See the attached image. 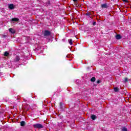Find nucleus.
Segmentation results:
<instances>
[{"mask_svg":"<svg viewBox=\"0 0 131 131\" xmlns=\"http://www.w3.org/2000/svg\"><path fill=\"white\" fill-rule=\"evenodd\" d=\"M34 128H43V126L39 123H37L33 125Z\"/></svg>","mask_w":131,"mask_h":131,"instance_id":"f257e3e1","label":"nucleus"},{"mask_svg":"<svg viewBox=\"0 0 131 131\" xmlns=\"http://www.w3.org/2000/svg\"><path fill=\"white\" fill-rule=\"evenodd\" d=\"M43 35L44 36H50V35H51V32L49 30H45Z\"/></svg>","mask_w":131,"mask_h":131,"instance_id":"f03ea898","label":"nucleus"},{"mask_svg":"<svg viewBox=\"0 0 131 131\" xmlns=\"http://www.w3.org/2000/svg\"><path fill=\"white\" fill-rule=\"evenodd\" d=\"M20 58L19 56L16 55L15 59L13 60V62H15V63L17 62H19V61H20Z\"/></svg>","mask_w":131,"mask_h":131,"instance_id":"7ed1b4c3","label":"nucleus"},{"mask_svg":"<svg viewBox=\"0 0 131 131\" xmlns=\"http://www.w3.org/2000/svg\"><path fill=\"white\" fill-rule=\"evenodd\" d=\"M101 7L102 8V9H107L108 8V3H105L101 5Z\"/></svg>","mask_w":131,"mask_h":131,"instance_id":"20e7f679","label":"nucleus"},{"mask_svg":"<svg viewBox=\"0 0 131 131\" xmlns=\"http://www.w3.org/2000/svg\"><path fill=\"white\" fill-rule=\"evenodd\" d=\"M8 8L10 10H14V9H15V6H14L13 4H11L9 5Z\"/></svg>","mask_w":131,"mask_h":131,"instance_id":"39448f33","label":"nucleus"},{"mask_svg":"<svg viewBox=\"0 0 131 131\" xmlns=\"http://www.w3.org/2000/svg\"><path fill=\"white\" fill-rule=\"evenodd\" d=\"M9 30V32H11V33H12L13 34H14V33H16V31L13 28H10Z\"/></svg>","mask_w":131,"mask_h":131,"instance_id":"423d86ee","label":"nucleus"},{"mask_svg":"<svg viewBox=\"0 0 131 131\" xmlns=\"http://www.w3.org/2000/svg\"><path fill=\"white\" fill-rule=\"evenodd\" d=\"M91 119H92V120H96V119H97V116L95 115H92L91 117Z\"/></svg>","mask_w":131,"mask_h":131,"instance_id":"0eeeda50","label":"nucleus"},{"mask_svg":"<svg viewBox=\"0 0 131 131\" xmlns=\"http://www.w3.org/2000/svg\"><path fill=\"white\" fill-rule=\"evenodd\" d=\"M11 21L12 22H18V21H19V18H13L12 19H11Z\"/></svg>","mask_w":131,"mask_h":131,"instance_id":"6e6552de","label":"nucleus"},{"mask_svg":"<svg viewBox=\"0 0 131 131\" xmlns=\"http://www.w3.org/2000/svg\"><path fill=\"white\" fill-rule=\"evenodd\" d=\"M115 38L116 39H121V35L117 34V35H116Z\"/></svg>","mask_w":131,"mask_h":131,"instance_id":"1a4fd4ad","label":"nucleus"},{"mask_svg":"<svg viewBox=\"0 0 131 131\" xmlns=\"http://www.w3.org/2000/svg\"><path fill=\"white\" fill-rule=\"evenodd\" d=\"M26 124V123L25 122V121H22L21 122H20L21 126H25Z\"/></svg>","mask_w":131,"mask_h":131,"instance_id":"9d476101","label":"nucleus"},{"mask_svg":"<svg viewBox=\"0 0 131 131\" xmlns=\"http://www.w3.org/2000/svg\"><path fill=\"white\" fill-rule=\"evenodd\" d=\"M114 91L116 93H117V92H119V89L118 88V87H115L114 88Z\"/></svg>","mask_w":131,"mask_h":131,"instance_id":"9b49d317","label":"nucleus"},{"mask_svg":"<svg viewBox=\"0 0 131 131\" xmlns=\"http://www.w3.org/2000/svg\"><path fill=\"white\" fill-rule=\"evenodd\" d=\"M90 81H91V82H95V81H96V77H93L91 79Z\"/></svg>","mask_w":131,"mask_h":131,"instance_id":"f8f14e48","label":"nucleus"},{"mask_svg":"<svg viewBox=\"0 0 131 131\" xmlns=\"http://www.w3.org/2000/svg\"><path fill=\"white\" fill-rule=\"evenodd\" d=\"M63 105H64V103H63L62 102L59 103V107L60 109H63Z\"/></svg>","mask_w":131,"mask_h":131,"instance_id":"ddd939ff","label":"nucleus"},{"mask_svg":"<svg viewBox=\"0 0 131 131\" xmlns=\"http://www.w3.org/2000/svg\"><path fill=\"white\" fill-rule=\"evenodd\" d=\"M9 55H10V53H9V52H8V51H6L4 53V56L5 57H8V56H9Z\"/></svg>","mask_w":131,"mask_h":131,"instance_id":"4468645a","label":"nucleus"},{"mask_svg":"<svg viewBox=\"0 0 131 131\" xmlns=\"http://www.w3.org/2000/svg\"><path fill=\"white\" fill-rule=\"evenodd\" d=\"M86 16H88L89 17V18H92V17H91V15H92V13L91 12H87L85 14Z\"/></svg>","mask_w":131,"mask_h":131,"instance_id":"2eb2a0df","label":"nucleus"},{"mask_svg":"<svg viewBox=\"0 0 131 131\" xmlns=\"http://www.w3.org/2000/svg\"><path fill=\"white\" fill-rule=\"evenodd\" d=\"M46 6H50L51 5V1L47 0L46 4Z\"/></svg>","mask_w":131,"mask_h":131,"instance_id":"dca6fc26","label":"nucleus"},{"mask_svg":"<svg viewBox=\"0 0 131 131\" xmlns=\"http://www.w3.org/2000/svg\"><path fill=\"white\" fill-rule=\"evenodd\" d=\"M122 131H127V128L125 127H123L122 128Z\"/></svg>","mask_w":131,"mask_h":131,"instance_id":"f3484780","label":"nucleus"},{"mask_svg":"<svg viewBox=\"0 0 131 131\" xmlns=\"http://www.w3.org/2000/svg\"><path fill=\"white\" fill-rule=\"evenodd\" d=\"M69 43H70V45H71V46L73 45V43H72V39H70Z\"/></svg>","mask_w":131,"mask_h":131,"instance_id":"a211bd4d","label":"nucleus"},{"mask_svg":"<svg viewBox=\"0 0 131 131\" xmlns=\"http://www.w3.org/2000/svg\"><path fill=\"white\" fill-rule=\"evenodd\" d=\"M125 82H127L128 81V79L127 78H124Z\"/></svg>","mask_w":131,"mask_h":131,"instance_id":"6ab92c4d","label":"nucleus"},{"mask_svg":"<svg viewBox=\"0 0 131 131\" xmlns=\"http://www.w3.org/2000/svg\"><path fill=\"white\" fill-rule=\"evenodd\" d=\"M123 3H128V0H122Z\"/></svg>","mask_w":131,"mask_h":131,"instance_id":"aec40b11","label":"nucleus"},{"mask_svg":"<svg viewBox=\"0 0 131 131\" xmlns=\"http://www.w3.org/2000/svg\"><path fill=\"white\" fill-rule=\"evenodd\" d=\"M96 24H97V22L94 21V22H93V26H95V25H96Z\"/></svg>","mask_w":131,"mask_h":131,"instance_id":"412c9836","label":"nucleus"},{"mask_svg":"<svg viewBox=\"0 0 131 131\" xmlns=\"http://www.w3.org/2000/svg\"><path fill=\"white\" fill-rule=\"evenodd\" d=\"M2 37H3V38H6V37H7V35H3Z\"/></svg>","mask_w":131,"mask_h":131,"instance_id":"4be33fe9","label":"nucleus"},{"mask_svg":"<svg viewBox=\"0 0 131 131\" xmlns=\"http://www.w3.org/2000/svg\"><path fill=\"white\" fill-rule=\"evenodd\" d=\"M97 83H101V80H97Z\"/></svg>","mask_w":131,"mask_h":131,"instance_id":"5701e85b","label":"nucleus"},{"mask_svg":"<svg viewBox=\"0 0 131 131\" xmlns=\"http://www.w3.org/2000/svg\"><path fill=\"white\" fill-rule=\"evenodd\" d=\"M73 2H74L75 3V2H77V0H73Z\"/></svg>","mask_w":131,"mask_h":131,"instance_id":"b1692460","label":"nucleus"},{"mask_svg":"<svg viewBox=\"0 0 131 131\" xmlns=\"http://www.w3.org/2000/svg\"><path fill=\"white\" fill-rule=\"evenodd\" d=\"M111 1H114V0H111Z\"/></svg>","mask_w":131,"mask_h":131,"instance_id":"393cba45","label":"nucleus"}]
</instances>
